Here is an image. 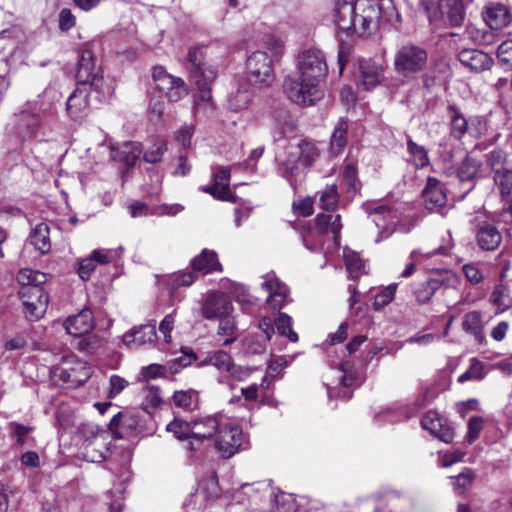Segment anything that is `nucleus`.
Here are the masks:
<instances>
[{
    "mask_svg": "<svg viewBox=\"0 0 512 512\" xmlns=\"http://www.w3.org/2000/svg\"><path fill=\"white\" fill-rule=\"evenodd\" d=\"M450 136L456 140H460L465 134H468L469 119L465 117L463 112L456 105H449L447 108Z\"/></svg>",
    "mask_w": 512,
    "mask_h": 512,
    "instance_id": "27",
    "label": "nucleus"
},
{
    "mask_svg": "<svg viewBox=\"0 0 512 512\" xmlns=\"http://www.w3.org/2000/svg\"><path fill=\"white\" fill-rule=\"evenodd\" d=\"M191 264L195 272L203 274L222 270V265L218 261L216 252L208 249H204L200 255L196 256Z\"/></svg>",
    "mask_w": 512,
    "mask_h": 512,
    "instance_id": "29",
    "label": "nucleus"
},
{
    "mask_svg": "<svg viewBox=\"0 0 512 512\" xmlns=\"http://www.w3.org/2000/svg\"><path fill=\"white\" fill-rule=\"evenodd\" d=\"M76 78L78 86L86 88L90 86L96 92L103 95L111 94V87L108 86L101 74V69L96 67L93 55L90 51H84L78 61Z\"/></svg>",
    "mask_w": 512,
    "mask_h": 512,
    "instance_id": "6",
    "label": "nucleus"
},
{
    "mask_svg": "<svg viewBox=\"0 0 512 512\" xmlns=\"http://www.w3.org/2000/svg\"><path fill=\"white\" fill-rule=\"evenodd\" d=\"M460 63L474 72L489 69L493 59L483 51L477 49H464L458 55Z\"/></svg>",
    "mask_w": 512,
    "mask_h": 512,
    "instance_id": "20",
    "label": "nucleus"
},
{
    "mask_svg": "<svg viewBox=\"0 0 512 512\" xmlns=\"http://www.w3.org/2000/svg\"><path fill=\"white\" fill-rule=\"evenodd\" d=\"M440 285V281L434 278L420 283L414 292L418 302L421 304L427 303L433 297L435 292L440 288Z\"/></svg>",
    "mask_w": 512,
    "mask_h": 512,
    "instance_id": "42",
    "label": "nucleus"
},
{
    "mask_svg": "<svg viewBox=\"0 0 512 512\" xmlns=\"http://www.w3.org/2000/svg\"><path fill=\"white\" fill-rule=\"evenodd\" d=\"M366 211L369 215L374 216L373 222L376 224L378 228L383 227L386 221L388 224L395 223L394 213L388 206L368 204L366 207Z\"/></svg>",
    "mask_w": 512,
    "mask_h": 512,
    "instance_id": "36",
    "label": "nucleus"
},
{
    "mask_svg": "<svg viewBox=\"0 0 512 512\" xmlns=\"http://www.w3.org/2000/svg\"><path fill=\"white\" fill-rule=\"evenodd\" d=\"M463 328L466 332L474 335L478 342H482L484 336L481 327L480 315L477 312L466 314L463 321Z\"/></svg>",
    "mask_w": 512,
    "mask_h": 512,
    "instance_id": "44",
    "label": "nucleus"
},
{
    "mask_svg": "<svg viewBox=\"0 0 512 512\" xmlns=\"http://www.w3.org/2000/svg\"><path fill=\"white\" fill-rule=\"evenodd\" d=\"M269 340L267 336H262L259 334H254L248 336L244 340V349L248 354H262L266 350V345Z\"/></svg>",
    "mask_w": 512,
    "mask_h": 512,
    "instance_id": "49",
    "label": "nucleus"
},
{
    "mask_svg": "<svg viewBox=\"0 0 512 512\" xmlns=\"http://www.w3.org/2000/svg\"><path fill=\"white\" fill-rule=\"evenodd\" d=\"M380 18V7L364 1L335 0L332 10L334 25L347 35H370L378 28Z\"/></svg>",
    "mask_w": 512,
    "mask_h": 512,
    "instance_id": "2",
    "label": "nucleus"
},
{
    "mask_svg": "<svg viewBox=\"0 0 512 512\" xmlns=\"http://www.w3.org/2000/svg\"><path fill=\"white\" fill-rule=\"evenodd\" d=\"M66 109L72 119L80 118L88 109L86 88L78 86L69 96Z\"/></svg>",
    "mask_w": 512,
    "mask_h": 512,
    "instance_id": "30",
    "label": "nucleus"
},
{
    "mask_svg": "<svg viewBox=\"0 0 512 512\" xmlns=\"http://www.w3.org/2000/svg\"><path fill=\"white\" fill-rule=\"evenodd\" d=\"M491 301L499 310H507L512 306L509 289L503 284L497 285L491 294Z\"/></svg>",
    "mask_w": 512,
    "mask_h": 512,
    "instance_id": "43",
    "label": "nucleus"
},
{
    "mask_svg": "<svg viewBox=\"0 0 512 512\" xmlns=\"http://www.w3.org/2000/svg\"><path fill=\"white\" fill-rule=\"evenodd\" d=\"M233 306L229 298L221 292L209 293L202 306V315L208 320H215L231 314Z\"/></svg>",
    "mask_w": 512,
    "mask_h": 512,
    "instance_id": "14",
    "label": "nucleus"
},
{
    "mask_svg": "<svg viewBox=\"0 0 512 512\" xmlns=\"http://www.w3.org/2000/svg\"><path fill=\"white\" fill-rule=\"evenodd\" d=\"M213 172V184L204 187L205 193L212 195L214 198L222 201H234V196L229 187L230 168L226 166H217Z\"/></svg>",
    "mask_w": 512,
    "mask_h": 512,
    "instance_id": "15",
    "label": "nucleus"
},
{
    "mask_svg": "<svg viewBox=\"0 0 512 512\" xmlns=\"http://www.w3.org/2000/svg\"><path fill=\"white\" fill-rule=\"evenodd\" d=\"M152 79L156 88L163 92L171 102H178L188 94L183 79L169 74L161 65L152 68Z\"/></svg>",
    "mask_w": 512,
    "mask_h": 512,
    "instance_id": "9",
    "label": "nucleus"
},
{
    "mask_svg": "<svg viewBox=\"0 0 512 512\" xmlns=\"http://www.w3.org/2000/svg\"><path fill=\"white\" fill-rule=\"evenodd\" d=\"M172 402L176 407L190 411L197 405L198 394L194 390L175 391L172 396Z\"/></svg>",
    "mask_w": 512,
    "mask_h": 512,
    "instance_id": "37",
    "label": "nucleus"
},
{
    "mask_svg": "<svg viewBox=\"0 0 512 512\" xmlns=\"http://www.w3.org/2000/svg\"><path fill=\"white\" fill-rule=\"evenodd\" d=\"M10 427L13 432V437L16 439L17 443L19 445H23L26 441L27 435L32 430V428L16 422L10 423Z\"/></svg>",
    "mask_w": 512,
    "mask_h": 512,
    "instance_id": "64",
    "label": "nucleus"
},
{
    "mask_svg": "<svg viewBox=\"0 0 512 512\" xmlns=\"http://www.w3.org/2000/svg\"><path fill=\"white\" fill-rule=\"evenodd\" d=\"M94 325L93 313L88 308H84L78 314L68 317L64 322L67 333L75 337L89 333Z\"/></svg>",
    "mask_w": 512,
    "mask_h": 512,
    "instance_id": "17",
    "label": "nucleus"
},
{
    "mask_svg": "<svg viewBox=\"0 0 512 512\" xmlns=\"http://www.w3.org/2000/svg\"><path fill=\"white\" fill-rule=\"evenodd\" d=\"M251 97V92L247 89H238L230 94L228 106L233 111L243 110L250 104Z\"/></svg>",
    "mask_w": 512,
    "mask_h": 512,
    "instance_id": "45",
    "label": "nucleus"
},
{
    "mask_svg": "<svg viewBox=\"0 0 512 512\" xmlns=\"http://www.w3.org/2000/svg\"><path fill=\"white\" fill-rule=\"evenodd\" d=\"M421 423L423 429L429 431L433 436L437 437L443 442L449 443L452 441V429L444 423L443 419L439 417L437 412H427Z\"/></svg>",
    "mask_w": 512,
    "mask_h": 512,
    "instance_id": "22",
    "label": "nucleus"
},
{
    "mask_svg": "<svg viewBox=\"0 0 512 512\" xmlns=\"http://www.w3.org/2000/svg\"><path fill=\"white\" fill-rule=\"evenodd\" d=\"M439 10L443 19L451 26H460L465 20L466 11L462 0H440Z\"/></svg>",
    "mask_w": 512,
    "mask_h": 512,
    "instance_id": "23",
    "label": "nucleus"
},
{
    "mask_svg": "<svg viewBox=\"0 0 512 512\" xmlns=\"http://www.w3.org/2000/svg\"><path fill=\"white\" fill-rule=\"evenodd\" d=\"M262 287L269 293L267 302L273 309H280L287 297L288 288L278 279H268L262 283Z\"/></svg>",
    "mask_w": 512,
    "mask_h": 512,
    "instance_id": "28",
    "label": "nucleus"
},
{
    "mask_svg": "<svg viewBox=\"0 0 512 512\" xmlns=\"http://www.w3.org/2000/svg\"><path fill=\"white\" fill-rule=\"evenodd\" d=\"M425 207L432 212L444 214L447 205V196L443 185L434 177H429L423 190Z\"/></svg>",
    "mask_w": 512,
    "mask_h": 512,
    "instance_id": "16",
    "label": "nucleus"
},
{
    "mask_svg": "<svg viewBox=\"0 0 512 512\" xmlns=\"http://www.w3.org/2000/svg\"><path fill=\"white\" fill-rule=\"evenodd\" d=\"M453 479L454 490L461 494L464 493L466 489L472 485L475 479V475L470 468H465L464 471L455 476Z\"/></svg>",
    "mask_w": 512,
    "mask_h": 512,
    "instance_id": "51",
    "label": "nucleus"
},
{
    "mask_svg": "<svg viewBox=\"0 0 512 512\" xmlns=\"http://www.w3.org/2000/svg\"><path fill=\"white\" fill-rule=\"evenodd\" d=\"M195 131V126L193 124H185L181 126L175 132V139L182 144L184 147H188L191 144V139Z\"/></svg>",
    "mask_w": 512,
    "mask_h": 512,
    "instance_id": "60",
    "label": "nucleus"
},
{
    "mask_svg": "<svg viewBox=\"0 0 512 512\" xmlns=\"http://www.w3.org/2000/svg\"><path fill=\"white\" fill-rule=\"evenodd\" d=\"M226 418L222 415H208L196 418L192 420V435L189 438V445L187 446V450L195 451L200 449L206 441H214L216 435L218 434L220 429H224L222 431L223 436L227 435L226 433L237 434V430L229 431L230 427L225 424Z\"/></svg>",
    "mask_w": 512,
    "mask_h": 512,
    "instance_id": "4",
    "label": "nucleus"
},
{
    "mask_svg": "<svg viewBox=\"0 0 512 512\" xmlns=\"http://www.w3.org/2000/svg\"><path fill=\"white\" fill-rule=\"evenodd\" d=\"M249 80L255 84L269 86L275 78L272 59L263 50L253 52L246 61Z\"/></svg>",
    "mask_w": 512,
    "mask_h": 512,
    "instance_id": "8",
    "label": "nucleus"
},
{
    "mask_svg": "<svg viewBox=\"0 0 512 512\" xmlns=\"http://www.w3.org/2000/svg\"><path fill=\"white\" fill-rule=\"evenodd\" d=\"M207 365L214 366L219 371L226 372L230 375H234L236 372V366L232 357L223 350L208 352L205 358L199 362L200 367Z\"/></svg>",
    "mask_w": 512,
    "mask_h": 512,
    "instance_id": "25",
    "label": "nucleus"
},
{
    "mask_svg": "<svg viewBox=\"0 0 512 512\" xmlns=\"http://www.w3.org/2000/svg\"><path fill=\"white\" fill-rule=\"evenodd\" d=\"M80 437L86 443L85 456L91 462H101L106 458V432L97 424L83 423L78 428Z\"/></svg>",
    "mask_w": 512,
    "mask_h": 512,
    "instance_id": "7",
    "label": "nucleus"
},
{
    "mask_svg": "<svg viewBox=\"0 0 512 512\" xmlns=\"http://www.w3.org/2000/svg\"><path fill=\"white\" fill-rule=\"evenodd\" d=\"M206 85L207 84L199 86L200 91L194 101V110L196 113L201 112V111L207 112L208 110H210L212 108L211 91H210V89L205 87Z\"/></svg>",
    "mask_w": 512,
    "mask_h": 512,
    "instance_id": "52",
    "label": "nucleus"
},
{
    "mask_svg": "<svg viewBox=\"0 0 512 512\" xmlns=\"http://www.w3.org/2000/svg\"><path fill=\"white\" fill-rule=\"evenodd\" d=\"M488 122L483 116L469 118L468 134L474 138H480L487 133Z\"/></svg>",
    "mask_w": 512,
    "mask_h": 512,
    "instance_id": "53",
    "label": "nucleus"
},
{
    "mask_svg": "<svg viewBox=\"0 0 512 512\" xmlns=\"http://www.w3.org/2000/svg\"><path fill=\"white\" fill-rule=\"evenodd\" d=\"M275 508L272 512H296V500L291 494L280 493L275 496Z\"/></svg>",
    "mask_w": 512,
    "mask_h": 512,
    "instance_id": "50",
    "label": "nucleus"
},
{
    "mask_svg": "<svg viewBox=\"0 0 512 512\" xmlns=\"http://www.w3.org/2000/svg\"><path fill=\"white\" fill-rule=\"evenodd\" d=\"M76 18L70 9H62L59 14V28L62 31H68L75 26Z\"/></svg>",
    "mask_w": 512,
    "mask_h": 512,
    "instance_id": "63",
    "label": "nucleus"
},
{
    "mask_svg": "<svg viewBox=\"0 0 512 512\" xmlns=\"http://www.w3.org/2000/svg\"><path fill=\"white\" fill-rule=\"evenodd\" d=\"M275 326L279 334L286 336L292 342L298 341V335L292 329V318L288 314L280 313L275 319Z\"/></svg>",
    "mask_w": 512,
    "mask_h": 512,
    "instance_id": "48",
    "label": "nucleus"
},
{
    "mask_svg": "<svg viewBox=\"0 0 512 512\" xmlns=\"http://www.w3.org/2000/svg\"><path fill=\"white\" fill-rule=\"evenodd\" d=\"M225 424L230 427L228 429L229 431H234L236 429L238 431L237 434L235 433V437L234 432L226 433L227 435L223 436L224 433H222V431L224 429H220L213 441V444L215 449L223 458H230L239 451L243 444V431L239 425L229 419L225 420Z\"/></svg>",
    "mask_w": 512,
    "mask_h": 512,
    "instance_id": "11",
    "label": "nucleus"
},
{
    "mask_svg": "<svg viewBox=\"0 0 512 512\" xmlns=\"http://www.w3.org/2000/svg\"><path fill=\"white\" fill-rule=\"evenodd\" d=\"M313 229L322 236L331 233L335 243L338 245L342 229L341 216L339 214H320L316 218V225Z\"/></svg>",
    "mask_w": 512,
    "mask_h": 512,
    "instance_id": "26",
    "label": "nucleus"
},
{
    "mask_svg": "<svg viewBox=\"0 0 512 512\" xmlns=\"http://www.w3.org/2000/svg\"><path fill=\"white\" fill-rule=\"evenodd\" d=\"M465 278L472 285H478L484 280V273L477 263H467L462 266Z\"/></svg>",
    "mask_w": 512,
    "mask_h": 512,
    "instance_id": "54",
    "label": "nucleus"
},
{
    "mask_svg": "<svg viewBox=\"0 0 512 512\" xmlns=\"http://www.w3.org/2000/svg\"><path fill=\"white\" fill-rule=\"evenodd\" d=\"M347 131L348 123L345 120L340 119L334 128L330 140V153L333 156L339 155L345 148L347 144Z\"/></svg>",
    "mask_w": 512,
    "mask_h": 512,
    "instance_id": "34",
    "label": "nucleus"
},
{
    "mask_svg": "<svg viewBox=\"0 0 512 512\" xmlns=\"http://www.w3.org/2000/svg\"><path fill=\"white\" fill-rule=\"evenodd\" d=\"M483 18L492 30L502 29L511 22L508 8L501 3H490L483 12Z\"/></svg>",
    "mask_w": 512,
    "mask_h": 512,
    "instance_id": "21",
    "label": "nucleus"
},
{
    "mask_svg": "<svg viewBox=\"0 0 512 512\" xmlns=\"http://www.w3.org/2000/svg\"><path fill=\"white\" fill-rule=\"evenodd\" d=\"M167 151V142L162 138H157L153 144L144 152L143 158L148 163L159 162Z\"/></svg>",
    "mask_w": 512,
    "mask_h": 512,
    "instance_id": "47",
    "label": "nucleus"
},
{
    "mask_svg": "<svg viewBox=\"0 0 512 512\" xmlns=\"http://www.w3.org/2000/svg\"><path fill=\"white\" fill-rule=\"evenodd\" d=\"M506 161V154L501 149H494L486 154L487 167L496 173V170L502 169L501 166Z\"/></svg>",
    "mask_w": 512,
    "mask_h": 512,
    "instance_id": "57",
    "label": "nucleus"
},
{
    "mask_svg": "<svg viewBox=\"0 0 512 512\" xmlns=\"http://www.w3.org/2000/svg\"><path fill=\"white\" fill-rule=\"evenodd\" d=\"M17 281L21 285L26 286L25 288L40 286L45 283L46 275L40 271L24 268L18 272Z\"/></svg>",
    "mask_w": 512,
    "mask_h": 512,
    "instance_id": "40",
    "label": "nucleus"
},
{
    "mask_svg": "<svg viewBox=\"0 0 512 512\" xmlns=\"http://www.w3.org/2000/svg\"><path fill=\"white\" fill-rule=\"evenodd\" d=\"M157 338L156 328L152 324L140 325L130 329L123 335L126 346H141L153 343Z\"/></svg>",
    "mask_w": 512,
    "mask_h": 512,
    "instance_id": "24",
    "label": "nucleus"
},
{
    "mask_svg": "<svg viewBox=\"0 0 512 512\" xmlns=\"http://www.w3.org/2000/svg\"><path fill=\"white\" fill-rule=\"evenodd\" d=\"M204 59L202 48L192 47L189 49L187 68L198 86L211 83L217 76L216 68L206 65Z\"/></svg>",
    "mask_w": 512,
    "mask_h": 512,
    "instance_id": "10",
    "label": "nucleus"
},
{
    "mask_svg": "<svg viewBox=\"0 0 512 512\" xmlns=\"http://www.w3.org/2000/svg\"><path fill=\"white\" fill-rule=\"evenodd\" d=\"M326 57L318 49H307L297 58V73L284 79V90L290 100L301 105H312L322 97L318 85L327 75Z\"/></svg>",
    "mask_w": 512,
    "mask_h": 512,
    "instance_id": "1",
    "label": "nucleus"
},
{
    "mask_svg": "<svg viewBox=\"0 0 512 512\" xmlns=\"http://www.w3.org/2000/svg\"><path fill=\"white\" fill-rule=\"evenodd\" d=\"M96 267L97 264L90 255L89 257L84 258L79 262L77 273L82 280L86 281L90 278L91 273L95 270Z\"/></svg>",
    "mask_w": 512,
    "mask_h": 512,
    "instance_id": "61",
    "label": "nucleus"
},
{
    "mask_svg": "<svg viewBox=\"0 0 512 512\" xmlns=\"http://www.w3.org/2000/svg\"><path fill=\"white\" fill-rule=\"evenodd\" d=\"M217 320H219L217 335L227 337L224 340L223 345H231L237 339L238 327L235 318L231 316V314H227L223 317L218 318Z\"/></svg>",
    "mask_w": 512,
    "mask_h": 512,
    "instance_id": "35",
    "label": "nucleus"
},
{
    "mask_svg": "<svg viewBox=\"0 0 512 512\" xmlns=\"http://www.w3.org/2000/svg\"><path fill=\"white\" fill-rule=\"evenodd\" d=\"M30 243L41 253H47L51 249L49 226L46 223L38 224L31 232Z\"/></svg>",
    "mask_w": 512,
    "mask_h": 512,
    "instance_id": "33",
    "label": "nucleus"
},
{
    "mask_svg": "<svg viewBox=\"0 0 512 512\" xmlns=\"http://www.w3.org/2000/svg\"><path fill=\"white\" fill-rule=\"evenodd\" d=\"M318 204L321 209L334 210L339 202L338 188L335 184L326 187L323 191L318 192Z\"/></svg>",
    "mask_w": 512,
    "mask_h": 512,
    "instance_id": "39",
    "label": "nucleus"
},
{
    "mask_svg": "<svg viewBox=\"0 0 512 512\" xmlns=\"http://www.w3.org/2000/svg\"><path fill=\"white\" fill-rule=\"evenodd\" d=\"M485 377L484 365L476 358L471 359V363L467 371L462 373L458 377L459 383H465L467 381L482 380Z\"/></svg>",
    "mask_w": 512,
    "mask_h": 512,
    "instance_id": "46",
    "label": "nucleus"
},
{
    "mask_svg": "<svg viewBox=\"0 0 512 512\" xmlns=\"http://www.w3.org/2000/svg\"><path fill=\"white\" fill-rule=\"evenodd\" d=\"M128 386V381L118 375H112L109 379L108 397L114 398Z\"/></svg>",
    "mask_w": 512,
    "mask_h": 512,
    "instance_id": "62",
    "label": "nucleus"
},
{
    "mask_svg": "<svg viewBox=\"0 0 512 512\" xmlns=\"http://www.w3.org/2000/svg\"><path fill=\"white\" fill-rule=\"evenodd\" d=\"M484 420L481 416H473L468 422L467 440L470 444L474 443L483 429Z\"/></svg>",
    "mask_w": 512,
    "mask_h": 512,
    "instance_id": "58",
    "label": "nucleus"
},
{
    "mask_svg": "<svg viewBox=\"0 0 512 512\" xmlns=\"http://www.w3.org/2000/svg\"><path fill=\"white\" fill-rule=\"evenodd\" d=\"M407 151L411 157V162L416 168H424L429 165L430 161L427 150L411 138L407 141Z\"/></svg>",
    "mask_w": 512,
    "mask_h": 512,
    "instance_id": "38",
    "label": "nucleus"
},
{
    "mask_svg": "<svg viewBox=\"0 0 512 512\" xmlns=\"http://www.w3.org/2000/svg\"><path fill=\"white\" fill-rule=\"evenodd\" d=\"M427 52L414 44L400 47L394 56V69L406 79H412L427 64Z\"/></svg>",
    "mask_w": 512,
    "mask_h": 512,
    "instance_id": "5",
    "label": "nucleus"
},
{
    "mask_svg": "<svg viewBox=\"0 0 512 512\" xmlns=\"http://www.w3.org/2000/svg\"><path fill=\"white\" fill-rule=\"evenodd\" d=\"M264 48L269 52V57L272 59V62L281 57L284 52V42L276 37L270 36L264 42Z\"/></svg>",
    "mask_w": 512,
    "mask_h": 512,
    "instance_id": "55",
    "label": "nucleus"
},
{
    "mask_svg": "<svg viewBox=\"0 0 512 512\" xmlns=\"http://www.w3.org/2000/svg\"><path fill=\"white\" fill-rule=\"evenodd\" d=\"M486 171L481 161L466 157L458 168L457 176L461 182H470L475 178L484 177Z\"/></svg>",
    "mask_w": 512,
    "mask_h": 512,
    "instance_id": "31",
    "label": "nucleus"
},
{
    "mask_svg": "<svg viewBox=\"0 0 512 512\" xmlns=\"http://www.w3.org/2000/svg\"><path fill=\"white\" fill-rule=\"evenodd\" d=\"M347 269L353 277H357L365 269V262L356 253L345 254Z\"/></svg>",
    "mask_w": 512,
    "mask_h": 512,
    "instance_id": "56",
    "label": "nucleus"
},
{
    "mask_svg": "<svg viewBox=\"0 0 512 512\" xmlns=\"http://www.w3.org/2000/svg\"><path fill=\"white\" fill-rule=\"evenodd\" d=\"M494 182L500 191L503 208L500 214L501 220L509 223L512 221V170L498 169L494 174Z\"/></svg>",
    "mask_w": 512,
    "mask_h": 512,
    "instance_id": "13",
    "label": "nucleus"
},
{
    "mask_svg": "<svg viewBox=\"0 0 512 512\" xmlns=\"http://www.w3.org/2000/svg\"><path fill=\"white\" fill-rule=\"evenodd\" d=\"M318 155V149L313 143L302 141L289 148L286 157L281 160L279 172L281 176L291 181L310 167Z\"/></svg>",
    "mask_w": 512,
    "mask_h": 512,
    "instance_id": "3",
    "label": "nucleus"
},
{
    "mask_svg": "<svg viewBox=\"0 0 512 512\" xmlns=\"http://www.w3.org/2000/svg\"><path fill=\"white\" fill-rule=\"evenodd\" d=\"M476 242L482 250H496L502 242V235L498 228L489 222H482L477 226Z\"/></svg>",
    "mask_w": 512,
    "mask_h": 512,
    "instance_id": "19",
    "label": "nucleus"
},
{
    "mask_svg": "<svg viewBox=\"0 0 512 512\" xmlns=\"http://www.w3.org/2000/svg\"><path fill=\"white\" fill-rule=\"evenodd\" d=\"M27 317L39 319L46 312L49 298L41 286L23 288L21 292Z\"/></svg>",
    "mask_w": 512,
    "mask_h": 512,
    "instance_id": "12",
    "label": "nucleus"
},
{
    "mask_svg": "<svg viewBox=\"0 0 512 512\" xmlns=\"http://www.w3.org/2000/svg\"><path fill=\"white\" fill-rule=\"evenodd\" d=\"M142 153V147L137 142H127L121 148L112 151V159L132 167Z\"/></svg>",
    "mask_w": 512,
    "mask_h": 512,
    "instance_id": "32",
    "label": "nucleus"
},
{
    "mask_svg": "<svg viewBox=\"0 0 512 512\" xmlns=\"http://www.w3.org/2000/svg\"><path fill=\"white\" fill-rule=\"evenodd\" d=\"M324 243V236L317 234L314 229L303 235V244L310 251H317Z\"/></svg>",
    "mask_w": 512,
    "mask_h": 512,
    "instance_id": "59",
    "label": "nucleus"
},
{
    "mask_svg": "<svg viewBox=\"0 0 512 512\" xmlns=\"http://www.w3.org/2000/svg\"><path fill=\"white\" fill-rule=\"evenodd\" d=\"M359 68L358 84L365 90H371L381 82L384 71L382 65L377 64L372 59H364L360 61Z\"/></svg>",
    "mask_w": 512,
    "mask_h": 512,
    "instance_id": "18",
    "label": "nucleus"
},
{
    "mask_svg": "<svg viewBox=\"0 0 512 512\" xmlns=\"http://www.w3.org/2000/svg\"><path fill=\"white\" fill-rule=\"evenodd\" d=\"M192 421L187 422L181 419H175L167 425V431L173 433V435L179 440H185V448L189 445V438L192 435Z\"/></svg>",
    "mask_w": 512,
    "mask_h": 512,
    "instance_id": "41",
    "label": "nucleus"
}]
</instances>
